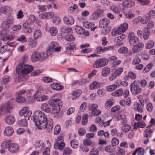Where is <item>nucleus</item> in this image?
<instances>
[{
  "label": "nucleus",
  "mask_w": 155,
  "mask_h": 155,
  "mask_svg": "<svg viewBox=\"0 0 155 155\" xmlns=\"http://www.w3.org/2000/svg\"><path fill=\"white\" fill-rule=\"evenodd\" d=\"M88 117V115L87 114H85L83 116L81 122L82 125H85L87 124V123Z\"/></svg>",
  "instance_id": "nucleus-52"
},
{
  "label": "nucleus",
  "mask_w": 155,
  "mask_h": 155,
  "mask_svg": "<svg viewBox=\"0 0 155 155\" xmlns=\"http://www.w3.org/2000/svg\"><path fill=\"white\" fill-rule=\"evenodd\" d=\"M83 25L84 26L87 28H89L92 27L94 25V24L92 22H90L88 21L84 22Z\"/></svg>",
  "instance_id": "nucleus-53"
},
{
  "label": "nucleus",
  "mask_w": 155,
  "mask_h": 155,
  "mask_svg": "<svg viewBox=\"0 0 155 155\" xmlns=\"http://www.w3.org/2000/svg\"><path fill=\"white\" fill-rule=\"evenodd\" d=\"M17 123L18 125L22 127H26L28 125L26 119L19 120Z\"/></svg>",
  "instance_id": "nucleus-42"
},
{
  "label": "nucleus",
  "mask_w": 155,
  "mask_h": 155,
  "mask_svg": "<svg viewBox=\"0 0 155 155\" xmlns=\"http://www.w3.org/2000/svg\"><path fill=\"white\" fill-rule=\"evenodd\" d=\"M123 94V89L120 88L112 92L111 95L114 96L120 97Z\"/></svg>",
  "instance_id": "nucleus-25"
},
{
  "label": "nucleus",
  "mask_w": 155,
  "mask_h": 155,
  "mask_svg": "<svg viewBox=\"0 0 155 155\" xmlns=\"http://www.w3.org/2000/svg\"><path fill=\"white\" fill-rule=\"evenodd\" d=\"M25 100V98L19 94H18L17 97L16 101L19 103H22L24 102Z\"/></svg>",
  "instance_id": "nucleus-55"
},
{
  "label": "nucleus",
  "mask_w": 155,
  "mask_h": 155,
  "mask_svg": "<svg viewBox=\"0 0 155 155\" xmlns=\"http://www.w3.org/2000/svg\"><path fill=\"white\" fill-rule=\"evenodd\" d=\"M11 142L10 140H8L3 141L1 144V147L4 149L8 148V146L11 143Z\"/></svg>",
  "instance_id": "nucleus-31"
},
{
  "label": "nucleus",
  "mask_w": 155,
  "mask_h": 155,
  "mask_svg": "<svg viewBox=\"0 0 155 155\" xmlns=\"http://www.w3.org/2000/svg\"><path fill=\"white\" fill-rule=\"evenodd\" d=\"M51 87L53 89L60 90L63 89L64 87L58 83H53L51 84Z\"/></svg>",
  "instance_id": "nucleus-30"
},
{
  "label": "nucleus",
  "mask_w": 155,
  "mask_h": 155,
  "mask_svg": "<svg viewBox=\"0 0 155 155\" xmlns=\"http://www.w3.org/2000/svg\"><path fill=\"white\" fill-rule=\"evenodd\" d=\"M117 118L119 120H122L121 123L122 124L126 123L127 122L126 117L125 115H119L117 116Z\"/></svg>",
  "instance_id": "nucleus-34"
},
{
  "label": "nucleus",
  "mask_w": 155,
  "mask_h": 155,
  "mask_svg": "<svg viewBox=\"0 0 155 155\" xmlns=\"http://www.w3.org/2000/svg\"><path fill=\"white\" fill-rule=\"evenodd\" d=\"M63 137L62 136H60L57 139L56 142L55 143L54 147L56 150H59L62 151L65 146V144L64 142Z\"/></svg>",
  "instance_id": "nucleus-6"
},
{
  "label": "nucleus",
  "mask_w": 155,
  "mask_h": 155,
  "mask_svg": "<svg viewBox=\"0 0 155 155\" xmlns=\"http://www.w3.org/2000/svg\"><path fill=\"white\" fill-rule=\"evenodd\" d=\"M61 127L60 125L57 124L55 127L54 134L55 135H58L60 132Z\"/></svg>",
  "instance_id": "nucleus-62"
},
{
  "label": "nucleus",
  "mask_w": 155,
  "mask_h": 155,
  "mask_svg": "<svg viewBox=\"0 0 155 155\" xmlns=\"http://www.w3.org/2000/svg\"><path fill=\"white\" fill-rule=\"evenodd\" d=\"M123 68L122 67H120L116 69L114 73L118 76L121 74L123 72Z\"/></svg>",
  "instance_id": "nucleus-60"
},
{
  "label": "nucleus",
  "mask_w": 155,
  "mask_h": 155,
  "mask_svg": "<svg viewBox=\"0 0 155 155\" xmlns=\"http://www.w3.org/2000/svg\"><path fill=\"white\" fill-rule=\"evenodd\" d=\"M33 69V67L31 66L21 63L17 67L16 72L19 75H24L31 72Z\"/></svg>",
  "instance_id": "nucleus-2"
},
{
  "label": "nucleus",
  "mask_w": 155,
  "mask_h": 155,
  "mask_svg": "<svg viewBox=\"0 0 155 155\" xmlns=\"http://www.w3.org/2000/svg\"><path fill=\"white\" fill-rule=\"evenodd\" d=\"M75 29L78 33L80 35L83 34L84 32V29L77 25L75 26Z\"/></svg>",
  "instance_id": "nucleus-37"
},
{
  "label": "nucleus",
  "mask_w": 155,
  "mask_h": 155,
  "mask_svg": "<svg viewBox=\"0 0 155 155\" xmlns=\"http://www.w3.org/2000/svg\"><path fill=\"white\" fill-rule=\"evenodd\" d=\"M146 17L148 19H150L152 18L155 17V12L153 10H150L148 13L146 14Z\"/></svg>",
  "instance_id": "nucleus-46"
},
{
  "label": "nucleus",
  "mask_w": 155,
  "mask_h": 155,
  "mask_svg": "<svg viewBox=\"0 0 155 155\" xmlns=\"http://www.w3.org/2000/svg\"><path fill=\"white\" fill-rule=\"evenodd\" d=\"M108 62V60L106 58H100L95 61L93 66L96 68H101L105 66Z\"/></svg>",
  "instance_id": "nucleus-7"
},
{
  "label": "nucleus",
  "mask_w": 155,
  "mask_h": 155,
  "mask_svg": "<svg viewBox=\"0 0 155 155\" xmlns=\"http://www.w3.org/2000/svg\"><path fill=\"white\" fill-rule=\"evenodd\" d=\"M144 46V44L142 42L137 43L133 45L132 51L134 53H137L142 50Z\"/></svg>",
  "instance_id": "nucleus-13"
},
{
  "label": "nucleus",
  "mask_w": 155,
  "mask_h": 155,
  "mask_svg": "<svg viewBox=\"0 0 155 155\" xmlns=\"http://www.w3.org/2000/svg\"><path fill=\"white\" fill-rule=\"evenodd\" d=\"M110 69L107 67H105L102 68L101 71V75L104 77L108 76L110 72Z\"/></svg>",
  "instance_id": "nucleus-23"
},
{
  "label": "nucleus",
  "mask_w": 155,
  "mask_h": 155,
  "mask_svg": "<svg viewBox=\"0 0 155 155\" xmlns=\"http://www.w3.org/2000/svg\"><path fill=\"white\" fill-rule=\"evenodd\" d=\"M105 150L108 153H113L115 150V148L113 146L108 145L105 147Z\"/></svg>",
  "instance_id": "nucleus-36"
},
{
  "label": "nucleus",
  "mask_w": 155,
  "mask_h": 155,
  "mask_svg": "<svg viewBox=\"0 0 155 155\" xmlns=\"http://www.w3.org/2000/svg\"><path fill=\"white\" fill-rule=\"evenodd\" d=\"M128 27V24L127 23L121 24L117 29H114L113 30L112 32V35L115 36L116 34H120L122 33L127 29Z\"/></svg>",
  "instance_id": "nucleus-5"
},
{
  "label": "nucleus",
  "mask_w": 155,
  "mask_h": 155,
  "mask_svg": "<svg viewBox=\"0 0 155 155\" xmlns=\"http://www.w3.org/2000/svg\"><path fill=\"white\" fill-rule=\"evenodd\" d=\"M153 106L151 103H148L146 105V108L147 110L149 112H151L153 109Z\"/></svg>",
  "instance_id": "nucleus-63"
},
{
  "label": "nucleus",
  "mask_w": 155,
  "mask_h": 155,
  "mask_svg": "<svg viewBox=\"0 0 155 155\" xmlns=\"http://www.w3.org/2000/svg\"><path fill=\"white\" fill-rule=\"evenodd\" d=\"M98 105L95 104H91L89 106V110L92 111L98 108Z\"/></svg>",
  "instance_id": "nucleus-56"
},
{
  "label": "nucleus",
  "mask_w": 155,
  "mask_h": 155,
  "mask_svg": "<svg viewBox=\"0 0 155 155\" xmlns=\"http://www.w3.org/2000/svg\"><path fill=\"white\" fill-rule=\"evenodd\" d=\"M152 67V63L148 64L143 70V73H145L149 71Z\"/></svg>",
  "instance_id": "nucleus-57"
},
{
  "label": "nucleus",
  "mask_w": 155,
  "mask_h": 155,
  "mask_svg": "<svg viewBox=\"0 0 155 155\" xmlns=\"http://www.w3.org/2000/svg\"><path fill=\"white\" fill-rule=\"evenodd\" d=\"M61 31L64 33L70 34L72 33V31L71 28H67L66 27H63L61 28Z\"/></svg>",
  "instance_id": "nucleus-41"
},
{
  "label": "nucleus",
  "mask_w": 155,
  "mask_h": 155,
  "mask_svg": "<svg viewBox=\"0 0 155 155\" xmlns=\"http://www.w3.org/2000/svg\"><path fill=\"white\" fill-rule=\"evenodd\" d=\"M70 144L73 148L76 149L78 147L79 143L77 140L74 139L71 141Z\"/></svg>",
  "instance_id": "nucleus-44"
},
{
  "label": "nucleus",
  "mask_w": 155,
  "mask_h": 155,
  "mask_svg": "<svg viewBox=\"0 0 155 155\" xmlns=\"http://www.w3.org/2000/svg\"><path fill=\"white\" fill-rule=\"evenodd\" d=\"M46 127L45 129H46V131L48 132H50L51 130L53 125V120L51 119V122L49 124H46L45 125Z\"/></svg>",
  "instance_id": "nucleus-43"
},
{
  "label": "nucleus",
  "mask_w": 155,
  "mask_h": 155,
  "mask_svg": "<svg viewBox=\"0 0 155 155\" xmlns=\"http://www.w3.org/2000/svg\"><path fill=\"white\" fill-rule=\"evenodd\" d=\"M49 103L50 105L53 107L57 106L61 107L62 104L61 101L58 98L51 99L49 101Z\"/></svg>",
  "instance_id": "nucleus-12"
},
{
  "label": "nucleus",
  "mask_w": 155,
  "mask_h": 155,
  "mask_svg": "<svg viewBox=\"0 0 155 155\" xmlns=\"http://www.w3.org/2000/svg\"><path fill=\"white\" fill-rule=\"evenodd\" d=\"M154 43L153 41L150 40L146 44L145 48L146 49H150L152 48L154 46Z\"/></svg>",
  "instance_id": "nucleus-54"
},
{
  "label": "nucleus",
  "mask_w": 155,
  "mask_h": 155,
  "mask_svg": "<svg viewBox=\"0 0 155 155\" xmlns=\"http://www.w3.org/2000/svg\"><path fill=\"white\" fill-rule=\"evenodd\" d=\"M72 153V150L69 147H66L63 150V155H70Z\"/></svg>",
  "instance_id": "nucleus-48"
},
{
  "label": "nucleus",
  "mask_w": 155,
  "mask_h": 155,
  "mask_svg": "<svg viewBox=\"0 0 155 155\" xmlns=\"http://www.w3.org/2000/svg\"><path fill=\"white\" fill-rule=\"evenodd\" d=\"M110 9L114 13L119 14L120 11V8L119 6H117L115 5H113L111 6Z\"/></svg>",
  "instance_id": "nucleus-33"
},
{
  "label": "nucleus",
  "mask_w": 155,
  "mask_h": 155,
  "mask_svg": "<svg viewBox=\"0 0 155 155\" xmlns=\"http://www.w3.org/2000/svg\"><path fill=\"white\" fill-rule=\"evenodd\" d=\"M75 49V46L73 45L69 44L68 45L66 48L65 53L68 54H72Z\"/></svg>",
  "instance_id": "nucleus-24"
},
{
  "label": "nucleus",
  "mask_w": 155,
  "mask_h": 155,
  "mask_svg": "<svg viewBox=\"0 0 155 155\" xmlns=\"http://www.w3.org/2000/svg\"><path fill=\"white\" fill-rule=\"evenodd\" d=\"M49 52V51H47L46 53L41 54L39 52H34L31 55V60L33 62H35L39 60H44L48 58V54H50Z\"/></svg>",
  "instance_id": "nucleus-3"
},
{
  "label": "nucleus",
  "mask_w": 155,
  "mask_h": 155,
  "mask_svg": "<svg viewBox=\"0 0 155 155\" xmlns=\"http://www.w3.org/2000/svg\"><path fill=\"white\" fill-rule=\"evenodd\" d=\"M134 4V2L131 0L125 1L122 3L123 6L124 7H131Z\"/></svg>",
  "instance_id": "nucleus-22"
},
{
  "label": "nucleus",
  "mask_w": 155,
  "mask_h": 155,
  "mask_svg": "<svg viewBox=\"0 0 155 155\" xmlns=\"http://www.w3.org/2000/svg\"><path fill=\"white\" fill-rule=\"evenodd\" d=\"M100 84L96 81L93 82L90 84V88L91 90L98 88L100 87Z\"/></svg>",
  "instance_id": "nucleus-35"
},
{
  "label": "nucleus",
  "mask_w": 155,
  "mask_h": 155,
  "mask_svg": "<svg viewBox=\"0 0 155 155\" xmlns=\"http://www.w3.org/2000/svg\"><path fill=\"white\" fill-rule=\"evenodd\" d=\"M99 151L96 148H92L90 152V154L92 155H97L99 154Z\"/></svg>",
  "instance_id": "nucleus-64"
},
{
  "label": "nucleus",
  "mask_w": 155,
  "mask_h": 155,
  "mask_svg": "<svg viewBox=\"0 0 155 155\" xmlns=\"http://www.w3.org/2000/svg\"><path fill=\"white\" fill-rule=\"evenodd\" d=\"M81 91L80 89L74 92L72 94L71 99L74 100L78 97L81 95Z\"/></svg>",
  "instance_id": "nucleus-28"
},
{
  "label": "nucleus",
  "mask_w": 155,
  "mask_h": 155,
  "mask_svg": "<svg viewBox=\"0 0 155 155\" xmlns=\"http://www.w3.org/2000/svg\"><path fill=\"white\" fill-rule=\"evenodd\" d=\"M8 104L0 105V115H5L10 113V109L11 108Z\"/></svg>",
  "instance_id": "nucleus-10"
},
{
  "label": "nucleus",
  "mask_w": 155,
  "mask_h": 155,
  "mask_svg": "<svg viewBox=\"0 0 155 155\" xmlns=\"http://www.w3.org/2000/svg\"><path fill=\"white\" fill-rule=\"evenodd\" d=\"M42 33L41 31L39 29L36 30L34 33V37L35 39L40 38L41 36Z\"/></svg>",
  "instance_id": "nucleus-45"
},
{
  "label": "nucleus",
  "mask_w": 155,
  "mask_h": 155,
  "mask_svg": "<svg viewBox=\"0 0 155 155\" xmlns=\"http://www.w3.org/2000/svg\"><path fill=\"white\" fill-rule=\"evenodd\" d=\"M5 21L10 25L12 24L14 22L13 16L11 15H9L7 17V20H5Z\"/></svg>",
  "instance_id": "nucleus-61"
},
{
  "label": "nucleus",
  "mask_w": 155,
  "mask_h": 155,
  "mask_svg": "<svg viewBox=\"0 0 155 155\" xmlns=\"http://www.w3.org/2000/svg\"><path fill=\"white\" fill-rule=\"evenodd\" d=\"M29 108L28 107H23L19 112V114L21 116H23V114L28 111Z\"/></svg>",
  "instance_id": "nucleus-58"
},
{
  "label": "nucleus",
  "mask_w": 155,
  "mask_h": 155,
  "mask_svg": "<svg viewBox=\"0 0 155 155\" xmlns=\"http://www.w3.org/2000/svg\"><path fill=\"white\" fill-rule=\"evenodd\" d=\"M138 81L137 80L134 81L130 85V91L132 94L134 95H136L140 93L142 91V89L140 87L137 83Z\"/></svg>",
  "instance_id": "nucleus-4"
},
{
  "label": "nucleus",
  "mask_w": 155,
  "mask_h": 155,
  "mask_svg": "<svg viewBox=\"0 0 155 155\" xmlns=\"http://www.w3.org/2000/svg\"><path fill=\"white\" fill-rule=\"evenodd\" d=\"M153 132V130L148 128L147 127L144 132V136L147 138H150L152 136Z\"/></svg>",
  "instance_id": "nucleus-18"
},
{
  "label": "nucleus",
  "mask_w": 155,
  "mask_h": 155,
  "mask_svg": "<svg viewBox=\"0 0 155 155\" xmlns=\"http://www.w3.org/2000/svg\"><path fill=\"white\" fill-rule=\"evenodd\" d=\"M63 21L64 23L66 25H71L74 22V19L70 15L65 16L63 17Z\"/></svg>",
  "instance_id": "nucleus-14"
},
{
  "label": "nucleus",
  "mask_w": 155,
  "mask_h": 155,
  "mask_svg": "<svg viewBox=\"0 0 155 155\" xmlns=\"http://www.w3.org/2000/svg\"><path fill=\"white\" fill-rule=\"evenodd\" d=\"M11 25L5 21L3 22L2 24V26L3 29L4 31L7 30L9 28Z\"/></svg>",
  "instance_id": "nucleus-47"
},
{
  "label": "nucleus",
  "mask_w": 155,
  "mask_h": 155,
  "mask_svg": "<svg viewBox=\"0 0 155 155\" xmlns=\"http://www.w3.org/2000/svg\"><path fill=\"white\" fill-rule=\"evenodd\" d=\"M14 130L11 127H7L5 130L4 134L6 136H10L13 134Z\"/></svg>",
  "instance_id": "nucleus-21"
},
{
  "label": "nucleus",
  "mask_w": 155,
  "mask_h": 155,
  "mask_svg": "<svg viewBox=\"0 0 155 155\" xmlns=\"http://www.w3.org/2000/svg\"><path fill=\"white\" fill-rule=\"evenodd\" d=\"M125 37V35L124 34H122L115 38L114 41L117 42V45H121V43L120 42L122 41Z\"/></svg>",
  "instance_id": "nucleus-27"
},
{
  "label": "nucleus",
  "mask_w": 155,
  "mask_h": 155,
  "mask_svg": "<svg viewBox=\"0 0 155 155\" xmlns=\"http://www.w3.org/2000/svg\"><path fill=\"white\" fill-rule=\"evenodd\" d=\"M1 13H3L6 15H8L12 12V9L9 6H6L2 7L0 9Z\"/></svg>",
  "instance_id": "nucleus-17"
},
{
  "label": "nucleus",
  "mask_w": 155,
  "mask_h": 155,
  "mask_svg": "<svg viewBox=\"0 0 155 155\" xmlns=\"http://www.w3.org/2000/svg\"><path fill=\"white\" fill-rule=\"evenodd\" d=\"M104 49V47H102L101 46H98L96 48L95 51L97 54H100L105 51Z\"/></svg>",
  "instance_id": "nucleus-59"
},
{
  "label": "nucleus",
  "mask_w": 155,
  "mask_h": 155,
  "mask_svg": "<svg viewBox=\"0 0 155 155\" xmlns=\"http://www.w3.org/2000/svg\"><path fill=\"white\" fill-rule=\"evenodd\" d=\"M143 104H140L138 102H135L134 104V108L140 113H141L143 111Z\"/></svg>",
  "instance_id": "nucleus-26"
},
{
  "label": "nucleus",
  "mask_w": 155,
  "mask_h": 155,
  "mask_svg": "<svg viewBox=\"0 0 155 155\" xmlns=\"http://www.w3.org/2000/svg\"><path fill=\"white\" fill-rule=\"evenodd\" d=\"M49 31L51 35L53 36H55L58 33V30L57 28L54 27H53L50 28L47 30Z\"/></svg>",
  "instance_id": "nucleus-29"
},
{
  "label": "nucleus",
  "mask_w": 155,
  "mask_h": 155,
  "mask_svg": "<svg viewBox=\"0 0 155 155\" xmlns=\"http://www.w3.org/2000/svg\"><path fill=\"white\" fill-rule=\"evenodd\" d=\"M34 96L35 99L39 101H45L48 98L47 96L42 94L39 91H37Z\"/></svg>",
  "instance_id": "nucleus-11"
},
{
  "label": "nucleus",
  "mask_w": 155,
  "mask_h": 155,
  "mask_svg": "<svg viewBox=\"0 0 155 155\" xmlns=\"http://www.w3.org/2000/svg\"><path fill=\"white\" fill-rule=\"evenodd\" d=\"M41 110L46 113H50L51 110L48 104L45 103H42L40 106Z\"/></svg>",
  "instance_id": "nucleus-20"
},
{
  "label": "nucleus",
  "mask_w": 155,
  "mask_h": 155,
  "mask_svg": "<svg viewBox=\"0 0 155 155\" xmlns=\"http://www.w3.org/2000/svg\"><path fill=\"white\" fill-rule=\"evenodd\" d=\"M5 120L7 124H12L15 122V119L14 116L13 115H9L5 118Z\"/></svg>",
  "instance_id": "nucleus-19"
},
{
  "label": "nucleus",
  "mask_w": 155,
  "mask_h": 155,
  "mask_svg": "<svg viewBox=\"0 0 155 155\" xmlns=\"http://www.w3.org/2000/svg\"><path fill=\"white\" fill-rule=\"evenodd\" d=\"M137 20L142 24H144L147 23L149 19H148L146 17V15L145 16H144L143 17L140 16L138 17Z\"/></svg>",
  "instance_id": "nucleus-38"
},
{
  "label": "nucleus",
  "mask_w": 155,
  "mask_h": 155,
  "mask_svg": "<svg viewBox=\"0 0 155 155\" xmlns=\"http://www.w3.org/2000/svg\"><path fill=\"white\" fill-rule=\"evenodd\" d=\"M33 120L36 126L40 129H44L48 123L46 116L40 110L35 111L33 114Z\"/></svg>",
  "instance_id": "nucleus-1"
},
{
  "label": "nucleus",
  "mask_w": 155,
  "mask_h": 155,
  "mask_svg": "<svg viewBox=\"0 0 155 155\" xmlns=\"http://www.w3.org/2000/svg\"><path fill=\"white\" fill-rule=\"evenodd\" d=\"M110 22V20L107 18L101 19L99 22V27L101 28L106 27Z\"/></svg>",
  "instance_id": "nucleus-16"
},
{
  "label": "nucleus",
  "mask_w": 155,
  "mask_h": 155,
  "mask_svg": "<svg viewBox=\"0 0 155 155\" xmlns=\"http://www.w3.org/2000/svg\"><path fill=\"white\" fill-rule=\"evenodd\" d=\"M9 151L12 153L17 152L19 149L18 145L16 143H11L8 148Z\"/></svg>",
  "instance_id": "nucleus-15"
},
{
  "label": "nucleus",
  "mask_w": 155,
  "mask_h": 155,
  "mask_svg": "<svg viewBox=\"0 0 155 155\" xmlns=\"http://www.w3.org/2000/svg\"><path fill=\"white\" fill-rule=\"evenodd\" d=\"M11 81V79L8 76H5L4 77L2 80V84H5Z\"/></svg>",
  "instance_id": "nucleus-51"
},
{
  "label": "nucleus",
  "mask_w": 155,
  "mask_h": 155,
  "mask_svg": "<svg viewBox=\"0 0 155 155\" xmlns=\"http://www.w3.org/2000/svg\"><path fill=\"white\" fill-rule=\"evenodd\" d=\"M71 34H67L65 36V39L67 41H71L75 40V38Z\"/></svg>",
  "instance_id": "nucleus-49"
},
{
  "label": "nucleus",
  "mask_w": 155,
  "mask_h": 155,
  "mask_svg": "<svg viewBox=\"0 0 155 155\" xmlns=\"http://www.w3.org/2000/svg\"><path fill=\"white\" fill-rule=\"evenodd\" d=\"M150 35L149 30L148 28H145L143 30V37L144 40H147Z\"/></svg>",
  "instance_id": "nucleus-40"
},
{
  "label": "nucleus",
  "mask_w": 155,
  "mask_h": 155,
  "mask_svg": "<svg viewBox=\"0 0 155 155\" xmlns=\"http://www.w3.org/2000/svg\"><path fill=\"white\" fill-rule=\"evenodd\" d=\"M128 39L130 45L131 46H133L139 42V38L135 36L133 32H131L129 33L128 36Z\"/></svg>",
  "instance_id": "nucleus-8"
},
{
  "label": "nucleus",
  "mask_w": 155,
  "mask_h": 155,
  "mask_svg": "<svg viewBox=\"0 0 155 155\" xmlns=\"http://www.w3.org/2000/svg\"><path fill=\"white\" fill-rule=\"evenodd\" d=\"M117 88V86L115 84L107 86L106 87V90L109 92Z\"/></svg>",
  "instance_id": "nucleus-50"
},
{
  "label": "nucleus",
  "mask_w": 155,
  "mask_h": 155,
  "mask_svg": "<svg viewBox=\"0 0 155 155\" xmlns=\"http://www.w3.org/2000/svg\"><path fill=\"white\" fill-rule=\"evenodd\" d=\"M131 127L128 124H125L123 125L121 128L122 131L124 133H126L128 132L131 129Z\"/></svg>",
  "instance_id": "nucleus-39"
},
{
  "label": "nucleus",
  "mask_w": 155,
  "mask_h": 155,
  "mask_svg": "<svg viewBox=\"0 0 155 155\" xmlns=\"http://www.w3.org/2000/svg\"><path fill=\"white\" fill-rule=\"evenodd\" d=\"M28 43L29 46L31 48H33L36 46L37 44V41L30 38L28 39Z\"/></svg>",
  "instance_id": "nucleus-32"
},
{
  "label": "nucleus",
  "mask_w": 155,
  "mask_h": 155,
  "mask_svg": "<svg viewBox=\"0 0 155 155\" xmlns=\"http://www.w3.org/2000/svg\"><path fill=\"white\" fill-rule=\"evenodd\" d=\"M61 47H58V43L56 42H52L50 44L48 50L47 51H49V54L48 56L51 54V52L54 51L55 52L59 51L61 49Z\"/></svg>",
  "instance_id": "nucleus-9"
}]
</instances>
